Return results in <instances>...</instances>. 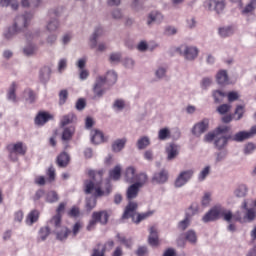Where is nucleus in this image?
Wrapping results in <instances>:
<instances>
[{
  "label": "nucleus",
  "instance_id": "nucleus-1",
  "mask_svg": "<svg viewBox=\"0 0 256 256\" xmlns=\"http://www.w3.org/2000/svg\"><path fill=\"white\" fill-rule=\"evenodd\" d=\"M105 174V170H90L88 172L89 177H92L93 182L91 180H86L84 182L85 185V193L86 195H94L93 197L87 198L86 199V211L91 212L95 207H97V197H103L104 195H109L111 193V186H108L106 188V191H103L101 189V183L103 181V175Z\"/></svg>",
  "mask_w": 256,
  "mask_h": 256
},
{
  "label": "nucleus",
  "instance_id": "nucleus-2",
  "mask_svg": "<svg viewBox=\"0 0 256 256\" xmlns=\"http://www.w3.org/2000/svg\"><path fill=\"white\" fill-rule=\"evenodd\" d=\"M220 217H224L225 221H231V219H235V221H242L241 214L238 212L233 216V213L231 211H226L225 209L221 207H214L212 208L208 213L204 215L202 218V221L204 223H209L211 221H217V219H220Z\"/></svg>",
  "mask_w": 256,
  "mask_h": 256
},
{
  "label": "nucleus",
  "instance_id": "nucleus-3",
  "mask_svg": "<svg viewBox=\"0 0 256 256\" xmlns=\"http://www.w3.org/2000/svg\"><path fill=\"white\" fill-rule=\"evenodd\" d=\"M141 188L138 186V184L133 183L130 185L126 191V197L129 201L128 205L125 208V211L122 215V219H129L131 217H135V211H137V203L131 202L133 199H137V195H139V190Z\"/></svg>",
  "mask_w": 256,
  "mask_h": 256
},
{
  "label": "nucleus",
  "instance_id": "nucleus-4",
  "mask_svg": "<svg viewBox=\"0 0 256 256\" xmlns=\"http://www.w3.org/2000/svg\"><path fill=\"white\" fill-rule=\"evenodd\" d=\"M30 19H33V14L31 13H26L23 16L17 17L14 25L8 29L7 33H5V38L11 39L15 33H20V31L26 29L27 25H29Z\"/></svg>",
  "mask_w": 256,
  "mask_h": 256
},
{
  "label": "nucleus",
  "instance_id": "nucleus-5",
  "mask_svg": "<svg viewBox=\"0 0 256 256\" xmlns=\"http://www.w3.org/2000/svg\"><path fill=\"white\" fill-rule=\"evenodd\" d=\"M109 217H111V212L108 210H100L92 213V219L87 225V231H93L97 226V223L100 225H107L109 223Z\"/></svg>",
  "mask_w": 256,
  "mask_h": 256
},
{
  "label": "nucleus",
  "instance_id": "nucleus-6",
  "mask_svg": "<svg viewBox=\"0 0 256 256\" xmlns=\"http://www.w3.org/2000/svg\"><path fill=\"white\" fill-rule=\"evenodd\" d=\"M6 149L9 153L10 159H13V155H27V145L23 142L11 143L6 146Z\"/></svg>",
  "mask_w": 256,
  "mask_h": 256
},
{
  "label": "nucleus",
  "instance_id": "nucleus-7",
  "mask_svg": "<svg viewBox=\"0 0 256 256\" xmlns=\"http://www.w3.org/2000/svg\"><path fill=\"white\" fill-rule=\"evenodd\" d=\"M65 207H67V204L65 202H61L56 209V215L53 216L49 220L50 227H55L56 229H59L61 227V221H62V213L65 211Z\"/></svg>",
  "mask_w": 256,
  "mask_h": 256
},
{
  "label": "nucleus",
  "instance_id": "nucleus-8",
  "mask_svg": "<svg viewBox=\"0 0 256 256\" xmlns=\"http://www.w3.org/2000/svg\"><path fill=\"white\" fill-rule=\"evenodd\" d=\"M180 55H183L188 61H193L199 55V50L193 46L181 45L178 48Z\"/></svg>",
  "mask_w": 256,
  "mask_h": 256
},
{
  "label": "nucleus",
  "instance_id": "nucleus-9",
  "mask_svg": "<svg viewBox=\"0 0 256 256\" xmlns=\"http://www.w3.org/2000/svg\"><path fill=\"white\" fill-rule=\"evenodd\" d=\"M186 241L192 244L197 243V234L195 233V231L189 230L186 233L181 234L177 239V245L179 247H184Z\"/></svg>",
  "mask_w": 256,
  "mask_h": 256
},
{
  "label": "nucleus",
  "instance_id": "nucleus-10",
  "mask_svg": "<svg viewBox=\"0 0 256 256\" xmlns=\"http://www.w3.org/2000/svg\"><path fill=\"white\" fill-rule=\"evenodd\" d=\"M226 2L225 0H207L205 2V6L210 11H216V13L219 15L220 13H223L225 9Z\"/></svg>",
  "mask_w": 256,
  "mask_h": 256
},
{
  "label": "nucleus",
  "instance_id": "nucleus-11",
  "mask_svg": "<svg viewBox=\"0 0 256 256\" xmlns=\"http://www.w3.org/2000/svg\"><path fill=\"white\" fill-rule=\"evenodd\" d=\"M207 129H209V119L205 118L194 125L192 133L195 135V137H201V135H203Z\"/></svg>",
  "mask_w": 256,
  "mask_h": 256
},
{
  "label": "nucleus",
  "instance_id": "nucleus-12",
  "mask_svg": "<svg viewBox=\"0 0 256 256\" xmlns=\"http://www.w3.org/2000/svg\"><path fill=\"white\" fill-rule=\"evenodd\" d=\"M193 170H186L179 174V176L175 180V187H183L187 182L193 177Z\"/></svg>",
  "mask_w": 256,
  "mask_h": 256
},
{
  "label": "nucleus",
  "instance_id": "nucleus-13",
  "mask_svg": "<svg viewBox=\"0 0 256 256\" xmlns=\"http://www.w3.org/2000/svg\"><path fill=\"white\" fill-rule=\"evenodd\" d=\"M193 170H186L179 174V176L175 180V187H183L187 182L193 177Z\"/></svg>",
  "mask_w": 256,
  "mask_h": 256
},
{
  "label": "nucleus",
  "instance_id": "nucleus-14",
  "mask_svg": "<svg viewBox=\"0 0 256 256\" xmlns=\"http://www.w3.org/2000/svg\"><path fill=\"white\" fill-rule=\"evenodd\" d=\"M193 170H186L179 174V176L175 180V187H183L187 182L193 177Z\"/></svg>",
  "mask_w": 256,
  "mask_h": 256
},
{
  "label": "nucleus",
  "instance_id": "nucleus-15",
  "mask_svg": "<svg viewBox=\"0 0 256 256\" xmlns=\"http://www.w3.org/2000/svg\"><path fill=\"white\" fill-rule=\"evenodd\" d=\"M230 130L231 128L229 126H219L218 128H216L215 133L209 132L208 134H206L204 137V141H206V143H211L213 139L219 137V135H223V133H229Z\"/></svg>",
  "mask_w": 256,
  "mask_h": 256
},
{
  "label": "nucleus",
  "instance_id": "nucleus-16",
  "mask_svg": "<svg viewBox=\"0 0 256 256\" xmlns=\"http://www.w3.org/2000/svg\"><path fill=\"white\" fill-rule=\"evenodd\" d=\"M105 83H107L105 77L98 76L96 78V82L93 87L95 97H103V93H105V90H103V85H105Z\"/></svg>",
  "mask_w": 256,
  "mask_h": 256
},
{
  "label": "nucleus",
  "instance_id": "nucleus-17",
  "mask_svg": "<svg viewBox=\"0 0 256 256\" xmlns=\"http://www.w3.org/2000/svg\"><path fill=\"white\" fill-rule=\"evenodd\" d=\"M169 181V171L162 169L160 172H156L152 177V183H158L163 185Z\"/></svg>",
  "mask_w": 256,
  "mask_h": 256
},
{
  "label": "nucleus",
  "instance_id": "nucleus-18",
  "mask_svg": "<svg viewBox=\"0 0 256 256\" xmlns=\"http://www.w3.org/2000/svg\"><path fill=\"white\" fill-rule=\"evenodd\" d=\"M49 17H50V19H53V20H51L48 23L47 29H48V31H50V33H52L53 31H57V29L59 27V21L56 19V17H59V12L57 10L50 11Z\"/></svg>",
  "mask_w": 256,
  "mask_h": 256
},
{
  "label": "nucleus",
  "instance_id": "nucleus-19",
  "mask_svg": "<svg viewBox=\"0 0 256 256\" xmlns=\"http://www.w3.org/2000/svg\"><path fill=\"white\" fill-rule=\"evenodd\" d=\"M53 119V115L48 112H39L35 117L36 125H45L49 120Z\"/></svg>",
  "mask_w": 256,
  "mask_h": 256
},
{
  "label": "nucleus",
  "instance_id": "nucleus-20",
  "mask_svg": "<svg viewBox=\"0 0 256 256\" xmlns=\"http://www.w3.org/2000/svg\"><path fill=\"white\" fill-rule=\"evenodd\" d=\"M71 161V157L67 152H62L57 156L56 163L58 167L65 168L67 165H69V162Z\"/></svg>",
  "mask_w": 256,
  "mask_h": 256
},
{
  "label": "nucleus",
  "instance_id": "nucleus-21",
  "mask_svg": "<svg viewBox=\"0 0 256 256\" xmlns=\"http://www.w3.org/2000/svg\"><path fill=\"white\" fill-rule=\"evenodd\" d=\"M126 183H135L137 181V174L134 167H128L124 174Z\"/></svg>",
  "mask_w": 256,
  "mask_h": 256
},
{
  "label": "nucleus",
  "instance_id": "nucleus-22",
  "mask_svg": "<svg viewBox=\"0 0 256 256\" xmlns=\"http://www.w3.org/2000/svg\"><path fill=\"white\" fill-rule=\"evenodd\" d=\"M91 141L94 145H100V143H105V136L103 132L99 130H92L91 131Z\"/></svg>",
  "mask_w": 256,
  "mask_h": 256
},
{
  "label": "nucleus",
  "instance_id": "nucleus-23",
  "mask_svg": "<svg viewBox=\"0 0 256 256\" xmlns=\"http://www.w3.org/2000/svg\"><path fill=\"white\" fill-rule=\"evenodd\" d=\"M148 243L152 247H157V245H159V235L157 234V228H155V226H152L150 228Z\"/></svg>",
  "mask_w": 256,
  "mask_h": 256
},
{
  "label": "nucleus",
  "instance_id": "nucleus-24",
  "mask_svg": "<svg viewBox=\"0 0 256 256\" xmlns=\"http://www.w3.org/2000/svg\"><path fill=\"white\" fill-rule=\"evenodd\" d=\"M75 135V126L65 127L62 132V141H65L66 143L71 141L73 139V136Z\"/></svg>",
  "mask_w": 256,
  "mask_h": 256
},
{
  "label": "nucleus",
  "instance_id": "nucleus-25",
  "mask_svg": "<svg viewBox=\"0 0 256 256\" xmlns=\"http://www.w3.org/2000/svg\"><path fill=\"white\" fill-rule=\"evenodd\" d=\"M166 154H167L168 161H173V159H175V157L179 155V150L177 148V145L169 144L166 147Z\"/></svg>",
  "mask_w": 256,
  "mask_h": 256
},
{
  "label": "nucleus",
  "instance_id": "nucleus-26",
  "mask_svg": "<svg viewBox=\"0 0 256 256\" xmlns=\"http://www.w3.org/2000/svg\"><path fill=\"white\" fill-rule=\"evenodd\" d=\"M229 139L231 141H236L237 143H241L243 141H246V139H251V136H249V132L247 131H240L236 133L234 136L229 135Z\"/></svg>",
  "mask_w": 256,
  "mask_h": 256
},
{
  "label": "nucleus",
  "instance_id": "nucleus-27",
  "mask_svg": "<svg viewBox=\"0 0 256 256\" xmlns=\"http://www.w3.org/2000/svg\"><path fill=\"white\" fill-rule=\"evenodd\" d=\"M75 121H77V116L73 113H69L62 116L60 126L67 127V125H71L72 123H75Z\"/></svg>",
  "mask_w": 256,
  "mask_h": 256
},
{
  "label": "nucleus",
  "instance_id": "nucleus-28",
  "mask_svg": "<svg viewBox=\"0 0 256 256\" xmlns=\"http://www.w3.org/2000/svg\"><path fill=\"white\" fill-rule=\"evenodd\" d=\"M39 210H32L26 217V224L33 225V223H37L39 221Z\"/></svg>",
  "mask_w": 256,
  "mask_h": 256
},
{
  "label": "nucleus",
  "instance_id": "nucleus-29",
  "mask_svg": "<svg viewBox=\"0 0 256 256\" xmlns=\"http://www.w3.org/2000/svg\"><path fill=\"white\" fill-rule=\"evenodd\" d=\"M216 80L219 85H227V83H229V76L227 75V71L220 70L216 75Z\"/></svg>",
  "mask_w": 256,
  "mask_h": 256
},
{
  "label": "nucleus",
  "instance_id": "nucleus-30",
  "mask_svg": "<svg viewBox=\"0 0 256 256\" xmlns=\"http://www.w3.org/2000/svg\"><path fill=\"white\" fill-rule=\"evenodd\" d=\"M231 138L229 136H217L216 140L214 142L215 147H217L219 150L223 149V147L227 146L228 141Z\"/></svg>",
  "mask_w": 256,
  "mask_h": 256
},
{
  "label": "nucleus",
  "instance_id": "nucleus-31",
  "mask_svg": "<svg viewBox=\"0 0 256 256\" xmlns=\"http://www.w3.org/2000/svg\"><path fill=\"white\" fill-rule=\"evenodd\" d=\"M249 192V188H247V185L245 184H240L237 186V188L234 191V195L236 197H247V193Z\"/></svg>",
  "mask_w": 256,
  "mask_h": 256
},
{
  "label": "nucleus",
  "instance_id": "nucleus-32",
  "mask_svg": "<svg viewBox=\"0 0 256 256\" xmlns=\"http://www.w3.org/2000/svg\"><path fill=\"white\" fill-rule=\"evenodd\" d=\"M101 35H103V28H97L92 37L90 38V43H91V48L95 49V47H97V39H99V37H101Z\"/></svg>",
  "mask_w": 256,
  "mask_h": 256
},
{
  "label": "nucleus",
  "instance_id": "nucleus-33",
  "mask_svg": "<svg viewBox=\"0 0 256 256\" xmlns=\"http://www.w3.org/2000/svg\"><path fill=\"white\" fill-rule=\"evenodd\" d=\"M163 21V15L159 12H152L148 16V25L151 23H161Z\"/></svg>",
  "mask_w": 256,
  "mask_h": 256
},
{
  "label": "nucleus",
  "instance_id": "nucleus-34",
  "mask_svg": "<svg viewBox=\"0 0 256 256\" xmlns=\"http://www.w3.org/2000/svg\"><path fill=\"white\" fill-rule=\"evenodd\" d=\"M11 7L13 11L19 9V2L17 0H0V7Z\"/></svg>",
  "mask_w": 256,
  "mask_h": 256
},
{
  "label": "nucleus",
  "instance_id": "nucleus-35",
  "mask_svg": "<svg viewBox=\"0 0 256 256\" xmlns=\"http://www.w3.org/2000/svg\"><path fill=\"white\" fill-rule=\"evenodd\" d=\"M46 181L47 183H55V179L57 177V173L55 171V167L49 166L48 169L46 170Z\"/></svg>",
  "mask_w": 256,
  "mask_h": 256
},
{
  "label": "nucleus",
  "instance_id": "nucleus-36",
  "mask_svg": "<svg viewBox=\"0 0 256 256\" xmlns=\"http://www.w3.org/2000/svg\"><path fill=\"white\" fill-rule=\"evenodd\" d=\"M147 181H149V177L147 176V174L140 173L136 174V181L134 182V184L141 188L143 187V185H145V183H147Z\"/></svg>",
  "mask_w": 256,
  "mask_h": 256
},
{
  "label": "nucleus",
  "instance_id": "nucleus-37",
  "mask_svg": "<svg viewBox=\"0 0 256 256\" xmlns=\"http://www.w3.org/2000/svg\"><path fill=\"white\" fill-rule=\"evenodd\" d=\"M126 143V139H118L112 144V150L114 153H119V151H122V149L125 147Z\"/></svg>",
  "mask_w": 256,
  "mask_h": 256
},
{
  "label": "nucleus",
  "instance_id": "nucleus-38",
  "mask_svg": "<svg viewBox=\"0 0 256 256\" xmlns=\"http://www.w3.org/2000/svg\"><path fill=\"white\" fill-rule=\"evenodd\" d=\"M109 177L113 179V181H119V179H121V166L117 165L114 169L110 170Z\"/></svg>",
  "mask_w": 256,
  "mask_h": 256
},
{
  "label": "nucleus",
  "instance_id": "nucleus-39",
  "mask_svg": "<svg viewBox=\"0 0 256 256\" xmlns=\"http://www.w3.org/2000/svg\"><path fill=\"white\" fill-rule=\"evenodd\" d=\"M233 33H235V29L233 28V26L219 28L220 37H231Z\"/></svg>",
  "mask_w": 256,
  "mask_h": 256
},
{
  "label": "nucleus",
  "instance_id": "nucleus-40",
  "mask_svg": "<svg viewBox=\"0 0 256 256\" xmlns=\"http://www.w3.org/2000/svg\"><path fill=\"white\" fill-rule=\"evenodd\" d=\"M104 79H106L108 85H115L117 83V73L115 71H108Z\"/></svg>",
  "mask_w": 256,
  "mask_h": 256
},
{
  "label": "nucleus",
  "instance_id": "nucleus-41",
  "mask_svg": "<svg viewBox=\"0 0 256 256\" xmlns=\"http://www.w3.org/2000/svg\"><path fill=\"white\" fill-rule=\"evenodd\" d=\"M212 97L214 99V103H221V102H223V99H225V97H227V94H225L221 90H215L212 93Z\"/></svg>",
  "mask_w": 256,
  "mask_h": 256
},
{
  "label": "nucleus",
  "instance_id": "nucleus-42",
  "mask_svg": "<svg viewBox=\"0 0 256 256\" xmlns=\"http://www.w3.org/2000/svg\"><path fill=\"white\" fill-rule=\"evenodd\" d=\"M171 138V130L169 128H162L158 132V139L160 141H166V139Z\"/></svg>",
  "mask_w": 256,
  "mask_h": 256
},
{
  "label": "nucleus",
  "instance_id": "nucleus-43",
  "mask_svg": "<svg viewBox=\"0 0 256 256\" xmlns=\"http://www.w3.org/2000/svg\"><path fill=\"white\" fill-rule=\"evenodd\" d=\"M256 9V0H251L248 5L242 10V15H249V13H253Z\"/></svg>",
  "mask_w": 256,
  "mask_h": 256
},
{
  "label": "nucleus",
  "instance_id": "nucleus-44",
  "mask_svg": "<svg viewBox=\"0 0 256 256\" xmlns=\"http://www.w3.org/2000/svg\"><path fill=\"white\" fill-rule=\"evenodd\" d=\"M149 145H151V141L147 136H144L137 141L138 149H146V147H149Z\"/></svg>",
  "mask_w": 256,
  "mask_h": 256
},
{
  "label": "nucleus",
  "instance_id": "nucleus-45",
  "mask_svg": "<svg viewBox=\"0 0 256 256\" xmlns=\"http://www.w3.org/2000/svg\"><path fill=\"white\" fill-rule=\"evenodd\" d=\"M69 233H71V230H69L67 227H63L61 228L60 232L56 233V237L59 239V241H65V239L69 237Z\"/></svg>",
  "mask_w": 256,
  "mask_h": 256
},
{
  "label": "nucleus",
  "instance_id": "nucleus-46",
  "mask_svg": "<svg viewBox=\"0 0 256 256\" xmlns=\"http://www.w3.org/2000/svg\"><path fill=\"white\" fill-rule=\"evenodd\" d=\"M15 91H17V84L13 82L8 91V99L10 101H17V95L15 94Z\"/></svg>",
  "mask_w": 256,
  "mask_h": 256
},
{
  "label": "nucleus",
  "instance_id": "nucleus-47",
  "mask_svg": "<svg viewBox=\"0 0 256 256\" xmlns=\"http://www.w3.org/2000/svg\"><path fill=\"white\" fill-rule=\"evenodd\" d=\"M46 201L47 203H55L59 201V195L55 191H50L46 195Z\"/></svg>",
  "mask_w": 256,
  "mask_h": 256
},
{
  "label": "nucleus",
  "instance_id": "nucleus-48",
  "mask_svg": "<svg viewBox=\"0 0 256 256\" xmlns=\"http://www.w3.org/2000/svg\"><path fill=\"white\" fill-rule=\"evenodd\" d=\"M50 233H51V228H49V226L42 227L39 231V237L41 241H45V239L49 237Z\"/></svg>",
  "mask_w": 256,
  "mask_h": 256
},
{
  "label": "nucleus",
  "instance_id": "nucleus-49",
  "mask_svg": "<svg viewBox=\"0 0 256 256\" xmlns=\"http://www.w3.org/2000/svg\"><path fill=\"white\" fill-rule=\"evenodd\" d=\"M69 99V92L67 90H61L59 92V105H65Z\"/></svg>",
  "mask_w": 256,
  "mask_h": 256
},
{
  "label": "nucleus",
  "instance_id": "nucleus-50",
  "mask_svg": "<svg viewBox=\"0 0 256 256\" xmlns=\"http://www.w3.org/2000/svg\"><path fill=\"white\" fill-rule=\"evenodd\" d=\"M41 0H22L23 7H39Z\"/></svg>",
  "mask_w": 256,
  "mask_h": 256
},
{
  "label": "nucleus",
  "instance_id": "nucleus-51",
  "mask_svg": "<svg viewBox=\"0 0 256 256\" xmlns=\"http://www.w3.org/2000/svg\"><path fill=\"white\" fill-rule=\"evenodd\" d=\"M211 173V166H206L198 175V181H205L207 176Z\"/></svg>",
  "mask_w": 256,
  "mask_h": 256
},
{
  "label": "nucleus",
  "instance_id": "nucleus-52",
  "mask_svg": "<svg viewBox=\"0 0 256 256\" xmlns=\"http://www.w3.org/2000/svg\"><path fill=\"white\" fill-rule=\"evenodd\" d=\"M117 239L122 243V245H125V247H127L128 249H131L133 245V240L122 237L120 234H117Z\"/></svg>",
  "mask_w": 256,
  "mask_h": 256
},
{
  "label": "nucleus",
  "instance_id": "nucleus-53",
  "mask_svg": "<svg viewBox=\"0 0 256 256\" xmlns=\"http://www.w3.org/2000/svg\"><path fill=\"white\" fill-rule=\"evenodd\" d=\"M153 213H155V212L148 211V212L138 214L137 220L135 221V223H141V221H145V219H149V217H151V215H153Z\"/></svg>",
  "mask_w": 256,
  "mask_h": 256
},
{
  "label": "nucleus",
  "instance_id": "nucleus-54",
  "mask_svg": "<svg viewBox=\"0 0 256 256\" xmlns=\"http://www.w3.org/2000/svg\"><path fill=\"white\" fill-rule=\"evenodd\" d=\"M216 111L220 115H225V113H229V111H231V105H229V104H222V105L217 107Z\"/></svg>",
  "mask_w": 256,
  "mask_h": 256
},
{
  "label": "nucleus",
  "instance_id": "nucleus-55",
  "mask_svg": "<svg viewBox=\"0 0 256 256\" xmlns=\"http://www.w3.org/2000/svg\"><path fill=\"white\" fill-rule=\"evenodd\" d=\"M246 214L244 219H247V221H254L255 217H256V211L253 208H249L246 210Z\"/></svg>",
  "mask_w": 256,
  "mask_h": 256
},
{
  "label": "nucleus",
  "instance_id": "nucleus-56",
  "mask_svg": "<svg viewBox=\"0 0 256 256\" xmlns=\"http://www.w3.org/2000/svg\"><path fill=\"white\" fill-rule=\"evenodd\" d=\"M255 149H256V145L250 142L245 145L244 153H245V155H251V153H253V151H255Z\"/></svg>",
  "mask_w": 256,
  "mask_h": 256
},
{
  "label": "nucleus",
  "instance_id": "nucleus-57",
  "mask_svg": "<svg viewBox=\"0 0 256 256\" xmlns=\"http://www.w3.org/2000/svg\"><path fill=\"white\" fill-rule=\"evenodd\" d=\"M69 217H79L81 215V210L77 206H73L68 212Z\"/></svg>",
  "mask_w": 256,
  "mask_h": 256
},
{
  "label": "nucleus",
  "instance_id": "nucleus-58",
  "mask_svg": "<svg viewBox=\"0 0 256 256\" xmlns=\"http://www.w3.org/2000/svg\"><path fill=\"white\" fill-rule=\"evenodd\" d=\"M190 223H191V220H189V217H186L184 220L179 222L178 228H180L181 231H185V229H187V227H189Z\"/></svg>",
  "mask_w": 256,
  "mask_h": 256
},
{
  "label": "nucleus",
  "instance_id": "nucleus-59",
  "mask_svg": "<svg viewBox=\"0 0 256 256\" xmlns=\"http://www.w3.org/2000/svg\"><path fill=\"white\" fill-rule=\"evenodd\" d=\"M87 107V103L85 102V99L79 98L76 102V109L77 111H83Z\"/></svg>",
  "mask_w": 256,
  "mask_h": 256
},
{
  "label": "nucleus",
  "instance_id": "nucleus-60",
  "mask_svg": "<svg viewBox=\"0 0 256 256\" xmlns=\"http://www.w3.org/2000/svg\"><path fill=\"white\" fill-rule=\"evenodd\" d=\"M51 75V68L49 67H44L43 69L40 70V79L43 80L46 77H49Z\"/></svg>",
  "mask_w": 256,
  "mask_h": 256
},
{
  "label": "nucleus",
  "instance_id": "nucleus-61",
  "mask_svg": "<svg viewBox=\"0 0 256 256\" xmlns=\"http://www.w3.org/2000/svg\"><path fill=\"white\" fill-rule=\"evenodd\" d=\"M113 107L118 111H123V109H125V101L118 99L114 102Z\"/></svg>",
  "mask_w": 256,
  "mask_h": 256
},
{
  "label": "nucleus",
  "instance_id": "nucleus-62",
  "mask_svg": "<svg viewBox=\"0 0 256 256\" xmlns=\"http://www.w3.org/2000/svg\"><path fill=\"white\" fill-rule=\"evenodd\" d=\"M227 97L229 103H233V101H237V99H239V93L232 91L227 94Z\"/></svg>",
  "mask_w": 256,
  "mask_h": 256
},
{
  "label": "nucleus",
  "instance_id": "nucleus-63",
  "mask_svg": "<svg viewBox=\"0 0 256 256\" xmlns=\"http://www.w3.org/2000/svg\"><path fill=\"white\" fill-rule=\"evenodd\" d=\"M209 203H211V193L206 192L202 198V205L204 207H207V205H209Z\"/></svg>",
  "mask_w": 256,
  "mask_h": 256
},
{
  "label": "nucleus",
  "instance_id": "nucleus-64",
  "mask_svg": "<svg viewBox=\"0 0 256 256\" xmlns=\"http://www.w3.org/2000/svg\"><path fill=\"white\" fill-rule=\"evenodd\" d=\"M243 113H245V108L243 106H237L235 110V115H238L236 121H239L243 117Z\"/></svg>",
  "mask_w": 256,
  "mask_h": 256
}]
</instances>
